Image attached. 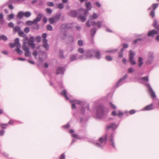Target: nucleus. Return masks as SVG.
Here are the masks:
<instances>
[{
	"mask_svg": "<svg viewBox=\"0 0 159 159\" xmlns=\"http://www.w3.org/2000/svg\"><path fill=\"white\" fill-rule=\"evenodd\" d=\"M107 136L108 135L106 134L105 136L100 138L99 139V141L100 143H96L95 144L96 146L99 148H102L103 146L106 143V141L107 139Z\"/></svg>",
	"mask_w": 159,
	"mask_h": 159,
	"instance_id": "39448f33",
	"label": "nucleus"
},
{
	"mask_svg": "<svg viewBox=\"0 0 159 159\" xmlns=\"http://www.w3.org/2000/svg\"><path fill=\"white\" fill-rule=\"evenodd\" d=\"M118 50L117 49H114V50H108L106 51V52H111L112 53H114L116 52Z\"/></svg>",
	"mask_w": 159,
	"mask_h": 159,
	"instance_id": "ea45409f",
	"label": "nucleus"
},
{
	"mask_svg": "<svg viewBox=\"0 0 159 159\" xmlns=\"http://www.w3.org/2000/svg\"><path fill=\"white\" fill-rule=\"evenodd\" d=\"M70 102L71 103H74L75 104H78L81 105H84L85 104L84 102L78 100H70Z\"/></svg>",
	"mask_w": 159,
	"mask_h": 159,
	"instance_id": "2eb2a0df",
	"label": "nucleus"
},
{
	"mask_svg": "<svg viewBox=\"0 0 159 159\" xmlns=\"http://www.w3.org/2000/svg\"><path fill=\"white\" fill-rule=\"evenodd\" d=\"M98 17V14L94 13L93 16H90L89 17V20H88L86 23V25L88 27H90V25L89 24V20L93 19H95L97 18Z\"/></svg>",
	"mask_w": 159,
	"mask_h": 159,
	"instance_id": "1a4fd4ad",
	"label": "nucleus"
},
{
	"mask_svg": "<svg viewBox=\"0 0 159 159\" xmlns=\"http://www.w3.org/2000/svg\"><path fill=\"white\" fill-rule=\"evenodd\" d=\"M7 124H0V127L2 129H5L7 126Z\"/></svg>",
	"mask_w": 159,
	"mask_h": 159,
	"instance_id": "a18cd8bd",
	"label": "nucleus"
},
{
	"mask_svg": "<svg viewBox=\"0 0 159 159\" xmlns=\"http://www.w3.org/2000/svg\"><path fill=\"white\" fill-rule=\"evenodd\" d=\"M47 5L50 7H52L54 6L53 3L51 2H48L47 3Z\"/></svg>",
	"mask_w": 159,
	"mask_h": 159,
	"instance_id": "bf43d9fd",
	"label": "nucleus"
},
{
	"mask_svg": "<svg viewBox=\"0 0 159 159\" xmlns=\"http://www.w3.org/2000/svg\"><path fill=\"white\" fill-rule=\"evenodd\" d=\"M106 58L107 60L108 61H110L112 60V58L111 57L109 56H106Z\"/></svg>",
	"mask_w": 159,
	"mask_h": 159,
	"instance_id": "864d4df0",
	"label": "nucleus"
},
{
	"mask_svg": "<svg viewBox=\"0 0 159 159\" xmlns=\"http://www.w3.org/2000/svg\"><path fill=\"white\" fill-rule=\"evenodd\" d=\"M1 39L6 41L7 40V37L4 35L1 36Z\"/></svg>",
	"mask_w": 159,
	"mask_h": 159,
	"instance_id": "8fccbe9b",
	"label": "nucleus"
},
{
	"mask_svg": "<svg viewBox=\"0 0 159 159\" xmlns=\"http://www.w3.org/2000/svg\"><path fill=\"white\" fill-rule=\"evenodd\" d=\"M94 57L98 59H100L101 58V55L100 52L97 50L94 49Z\"/></svg>",
	"mask_w": 159,
	"mask_h": 159,
	"instance_id": "6ab92c4d",
	"label": "nucleus"
},
{
	"mask_svg": "<svg viewBox=\"0 0 159 159\" xmlns=\"http://www.w3.org/2000/svg\"><path fill=\"white\" fill-rule=\"evenodd\" d=\"M153 109V108L152 107V104H151L149 105H148L146 107H145L144 108L143 110H152Z\"/></svg>",
	"mask_w": 159,
	"mask_h": 159,
	"instance_id": "393cba45",
	"label": "nucleus"
},
{
	"mask_svg": "<svg viewBox=\"0 0 159 159\" xmlns=\"http://www.w3.org/2000/svg\"><path fill=\"white\" fill-rule=\"evenodd\" d=\"M117 127V125L115 123H112L111 125L107 126V128L109 129L110 128L112 129H115Z\"/></svg>",
	"mask_w": 159,
	"mask_h": 159,
	"instance_id": "5701e85b",
	"label": "nucleus"
},
{
	"mask_svg": "<svg viewBox=\"0 0 159 159\" xmlns=\"http://www.w3.org/2000/svg\"><path fill=\"white\" fill-rule=\"evenodd\" d=\"M60 159H65V155L64 153L61 155Z\"/></svg>",
	"mask_w": 159,
	"mask_h": 159,
	"instance_id": "69168bd1",
	"label": "nucleus"
},
{
	"mask_svg": "<svg viewBox=\"0 0 159 159\" xmlns=\"http://www.w3.org/2000/svg\"><path fill=\"white\" fill-rule=\"evenodd\" d=\"M42 16V15L41 14H39L36 18L33 20L34 24H36L39 21L41 20Z\"/></svg>",
	"mask_w": 159,
	"mask_h": 159,
	"instance_id": "dca6fc26",
	"label": "nucleus"
},
{
	"mask_svg": "<svg viewBox=\"0 0 159 159\" xmlns=\"http://www.w3.org/2000/svg\"><path fill=\"white\" fill-rule=\"evenodd\" d=\"M32 54L35 57V58H36V56L38 55V53L37 51H34L33 52Z\"/></svg>",
	"mask_w": 159,
	"mask_h": 159,
	"instance_id": "680f3d73",
	"label": "nucleus"
},
{
	"mask_svg": "<svg viewBox=\"0 0 159 159\" xmlns=\"http://www.w3.org/2000/svg\"><path fill=\"white\" fill-rule=\"evenodd\" d=\"M36 41L38 43L40 42L41 41V38L39 36H37L35 38Z\"/></svg>",
	"mask_w": 159,
	"mask_h": 159,
	"instance_id": "49530a36",
	"label": "nucleus"
},
{
	"mask_svg": "<svg viewBox=\"0 0 159 159\" xmlns=\"http://www.w3.org/2000/svg\"><path fill=\"white\" fill-rule=\"evenodd\" d=\"M14 31L15 32L18 31L20 30V28L18 26H16L13 28Z\"/></svg>",
	"mask_w": 159,
	"mask_h": 159,
	"instance_id": "de8ad7c7",
	"label": "nucleus"
},
{
	"mask_svg": "<svg viewBox=\"0 0 159 159\" xmlns=\"http://www.w3.org/2000/svg\"><path fill=\"white\" fill-rule=\"evenodd\" d=\"M68 39L70 41V42H72L74 41V38L72 36H70L68 38Z\"/></svg>",
	"mask_w": 159,
	"mask_h": 159,
	"instance_id": "0e129e2a",
	"label": "nucleus"
},
{
	"mask_svg": "<svg viewBox=\"0 0 159 159\" xmlns=\"http://www.w3.org/2000/svg\"><path fill=\"white\" fill-rule=\"evenodd\" d=\"M96 5L98 7H101V4L98 2H96L95 3Z\"/></svg>",
	"mask_w": 159,
	"mask_h": 159,
	"instance_id": "774afa93",
	"label": "nucleus"
},
{
	"mask_svg": "<svg viewBox=\"0 0 159 159\" xmlns=\"http://www.w3.org/2000/svg\"><path fill=\"white\" fill-rule=\"evenodd\" d=\"M127 77L128 75L127 74H125L123 78L120 79L118 81L116 85V87H117L121 85L123 83H124V80H125L126 78Z\"/></svg>",
	"mask_w": 159,
	"mask_h": 159,
	"instance_id": "ddd939ff",
	"label": "nucleus"
},
{
	"mask_svg": "<svg viewBox=\"0 0 159 159\" xmlns=\"http://www.w3.org/2000/svg\"><path fill=\"white\" fill-rule=\"evenodd\" d=\"M47 36V34L46 33H44L42 35V38L43 39L42 42H48V40L46 39V37Z\"/></svg>",
	"mask_w": 159,
	"mask_h": 159,
	"instance_id": "bb28decb",
	"label": "nucleus"
},
{
	"mask_svg": "<svg viewBox=\"0 0 159 159\" xmlns=\"http://www.w3.org/2000/svg\"><path fill=\"white\" fill-rule=\"evenodd\" d=\"M34 38L33 36H31L30 38V39L28 41L29 42H34Z\"/></svg>",
	"mask_w": 159,
	"mask_h": 159,
	"instance_id": "6e6d98bb",
	"label": "nucleus"
},
{
	"mask_svg": "<svg viewBox=\"0 0 159 159\" xmlns=\"http://www.w3.org/2000/svg\"><path fill=\"white\" fill-rule=\"evenodd\" d=\"M14 18V15L13 14H10L7 16V19L9 20H11V19Z\"/></svg>",
	"mask_w": 159,
	"mask_h": 159,
	"instance_id": "79ce46f5",
	"label": "nucleus"
},
{
	"mask_svg": "<svg viewBox=\"0 0 159 159\" xmlns=\"http://www.w3.org/2000/svg\"><path fill=\"white\" fill-rule=\"evenodd\" d=\"M65 70V69L64 68L61 67L58 68L57 69L56 72L57 74H62L64 73Z\"/></svg>",
	"mask_w": 159,
	"mask_h": 159,
	"instance_id": "aec40b11",
	"label": "nucleus"
},
{
	"mask_svg": "<svg viewBox=\"0 0 159 159\" xmlns=\"http://www.w3.org/2000/svg\"><path fill=\"white\" fill-rule=\"evenodd\" d=\"M158 4L157 3L153 4L152 6L153 10L152 11H151L150 15V16L152 17H153L155 16V12L154 11L155 10L156 8L158 7Z\"/></svg>",
	"mask_w": 159,
	"mask_h": 159,
	"instance_id": "4468645a",
	"label": "nucleus"
},
{
	"mask_svg": "<svg viewBox=\"0 0 159 159\" xmlns=\"http://www.w3.org/2000/svg\"><path fill=\"white\" fill-rule=\"evenodd\" d=\"M94 49H91L86 51L85 52L84 55H81L80 56L78 57V58L81 59H90L94 57Z\"/></svg>",
	"mask_w": 159,
	"mask_h": 159,
	"instance_id": "f03ea898",
	"label": "nucleus"
},
{
	"mask_svg": "<svg viewBox=\"0 0 159 159\" xmlns=\"http://www.w3.org/2000/svg\"><path fill=\"white\" fill-rule=\"evenodd\" d=\"M105 115V113L103 111V108L102 106L99 107L97 110V117L98 118H102Z\"/></svg>",
	"mask_w": 159,
	"mask_h": 159,
	"instance_id": "423d86ee",
	"label": "nucleus"
},
{
	"mask_svg": "<svg viewBox=\"0 0 159 159\" xmlns=\"http://www.w3.org/2000/svg\"><path fill=\"white\" fill-rule=\"evenodd\" d=\"M135 112V111L134 110H130L129 113L130 114H134Z\"/></svg>",
	"mask_w": 159,
	"mask_h": 159,
	"instance_id": "338daca9",
	"label": "nucleus"
},
{
	"mask_svg": "<svg viewBox=\"0 0 159 159\" xmlns=\"http://www.w3.org/2000/svg\"><path fill=\"white\" fill-rule=\"evenodd\" d=\"M10 46L11 48H13L15 46L17 47L19 46V47H21V45L19 43V40L18 38H17L14 40V43H10Z\"/></svg>",
	"mask_w": 159,
	"mask_h": 159,
	"instance_id": "f8f14e48",
	"label": "nucleus"
},
{
	"mask_svg": "<svg viewBox=\"0 0 159 159\" xmlns=\"http://www.w3.org/2000/svg\"><path fill=\"white\" fill-rule=\"evenodd\" d=\"M24 16L26 17H29L31 15V13L29 11L26 12L25 13L24 12Z\"/></svg>",
	"mask_w": 159,
	"mask_h": 159,
	"instance_id": "f704fd0d",
	"label": "nucleus"
},
{
	"mask_svg": "<svg viewBox=\"0 0 159 159\" xmlns=\"http://www.w3.org/2000/svg\"><path fill=\"white\" fill-rule=\"evenodd\" d=\"M129 61L132 65H134L136 64L135 61L134 60L133 58L135 55V53L132 50H130L129 51Z\"/></svg>",
	"mask_w": 159,
	"mask_h": 159,
	"instance_id": "9d476101",
	"label": "nucleus"
},
{
	"mask_svg": "<svg viewBox=\"0 0 159 159\" xmlns=\"http://www.w3.org/2000/svg\"><path fill=\"white\" fill-rule=\"evenodd\" d=\"M27 25H31L34 24L33 21L28 20L26 22Z\"/></svg>",
	"mask_w": 159,
	"mask_h": 159,
	"instance_id": "3c124183",
	"label": "nucleus"
},
{
	"mask_svg": "<svg viewBox=\"0 0 159 159\" xmlns=\"http://www.w3.org/2000/svg\"><path fill=\"white\" fill-rule=\"evenodd\" d=\"M17 48L15 49V50L17 52V53L19 54H22L23 53V52L20 49V47H19V46L17 47Z\"/></svg>",
	"mask_w": 159,
	"mask_h": 159,
	"instance_id": "c756f323",
	"label": "nucleus"
},
{
	"mask_svg": "<svg viewBox=\"0 0 159 159\" xmlns=\"http://www.w3.org/2000/svg\"><path fill=\"white\" fill-rule=\"evenodd\" d=\"M47 30L49 31H52L53 28L52 26L50 25H48L47 26Z\"/></svg>",
	"mask_w": 159,
	"mask_h": 159,
	"instance_id": "09e8293b",
	"label": "nucleus"
},
{
	"mask_svg": "<svg viewBox=\"0 0 159 159\" xmlns=\"http://www.w3.org/2000/svg\"><path fill=\"white\" fill-rule=\"evenodd\" d=\"M43 43V47L45 48L46 50H48L49 48V45L47 43V42Z\"/></svg>",
	"mask_w": 159,
	"mask_h": 159,
	"instance_id": "c85d7f7f",
	"label": "nucleus"
},
{
	"mask_svg": "<svg viewBox=\"0 0 159 159\" xmlns=\"http://www.w3.org/2000/svg\"><path fill=\"white\" fill-rule=\"evenodd\" d=\"M85 6L87 9H84L83 8L80 9L79 11V14H81L82 13H84L85 16H86L88 14V11L90 10L92 8L91 3L90 2H86Z\"/></svg>",
	"mask_w": 159,
	"mask_h": 159,
	"instance_id": "20e7f679",
	"label": "nucleus"
},
{
	"mask_svg": "<svg viewBox=\"0 0 159 159\" xmlns=\"http://www.w3.org/2000/svg\"><path fill=\"white\" fill-rule=\"evenodd\" d=\"M67 23L62 24L60 26V37L62 39H65L66 35V32L65 30L67 29Z\"/></svg>",
	"mask_w": 159,
	"mask_h": 159,
	"instance_id": "7ed1b4c3",
	"label": "nucleus"
},
{
	"mask_svg": "<svg viewBox=\"0 0 159 159\" xmlns=\"http://www.w3.org/2000/svg\"><path fill=\"white\" fill-rule=\"evenodd\" d=\"M153 26L157 29H159V25L157 24V22L156 20L154 21Z\"/></svg>",
	"mask_w": 159,
	"mask_h": 159,
	"instance_id": "e433bc0d",
	"label": "nucleus"
},
{
	"mask_svg": "<svg viewBox=\"0 0 159 159\" xmlns=\"http://www.w3.org/2000/svg\"><path fill=\"white\" fill-rule=\"evenodd\" d=\"M78 44L80 46H82L83 44V41L81 40H79L78 41Z\"/></svg>",
	"mask_w": 159,
	"mask_h": 159,
	"instance_id": "052dcab7",
	"label": "nucleus"
},
{
	"mask_svg": "<svg viewBox=\"0 0 159 159\" xmlns=\"http://www.w3.org/2000/svg\"><path fill=\"white\" fill-rule=\"evenodd\" d=\"M96 30L95 28H94L93 29L91 30V35L92 36H93L96 33Z\"/></svg>",
	"mask_w": 159,
	"mask_h": 159,
	"instance_id": "a19ab883",
	"label": "nucleus"
},
{
	"mask_svg": "<svg viewBox=\"0 0 159 159\" xmlns=\"http://www.w3.org/2000/svg\"><path fill=\"white\" fill-rule=\"evenodd\" d=\"M78 51L79 52L82 53L84 52V50L83 48H80L78 49Z\"/></svg>",
	"mask_w": 159,
	"mask_h": 159,
	"instance_id": "4d7b16f0",
	"label": "nucleus"
},
{
	"mask_svg": "<svg viewBox=\"0 0 159 159\" xmlns=\"http://www.w3.org/2000/svg\"><path fill=\"white\" fill-rule=\"evenodd\" d=\"M96 25L98 28L100 27L102 25V22L101 21H98L96 22Z\"/></svg>",
	"mask_w": 159,
	"mask_h": 159,
	"instance_id": "c03bdc74",
	"label": "nucleus"
},
{
	"mask_svg": "<svg viewBox=\"0 0 159 159\" xmlns=\"http://www.w3.org/2000/svg\"><path fill=\"white\" fill-rule=\"evenodd\" d=\"M46 11L49 14H51L52 12V10L49 8H48L46 9Z\"/></svg>",
	"mask_w": 159,
	"mask_h": 159,
	"instance_id": "5fc2aeb1",
	"label": "nucleus"
},
{
	"mask_svg": "<svg viewBox=\"0 0 159 159\" xmlns=\"http://www.w3.org/2000/svg\"><path fill=\"white\" fill-rule=\"evenodd\" d=\"M24 31L25 32V33H28L30 31V29H29V28L26 27L25 28Z\"/></svg>",
	"mask_w": 159,
	"mask_h": 159,
	"instance_id": "e2e57ef3",
	"label": "nucleus"
},
{
	"mask_svg": "<svg viewBox=\"0 0 159 159\" xmlns=\"http://www.w3.org/2000/svg\"><path fill=\"white\" fill-rule=\"evenodd\" d=\"M18 34L19 36L22 37H25V34L22 31L20 30L18 32Z\"/></svg>",
	"mask_w": 159,
	"mask_h": 159,
	"instance_id": "473e14b6",
	"label": "nucleus"
},
{
	"mask_svg": "<svg viewBox=\"0 0 159 159\" xmlns=\"http://www.w3.org/2000/svg\"><path fill=\"white\" fill-rule=\"evenodd\" d=\"M28 45L30 46L32 48H34L35 47V44L34 42H28Z\"/></svg>",
	"mask_w": 159,
	"mask_h": 159,
	"instance_id": "7c9ffc66",
	"label": "nucleus"
},
{
	"mask_svg": "<svg viewBox=\"0 0 159 159\" xmlns=\"http://www.w3.org/2000/svg\"><path fill=\"white\" fill-rule=\"evenodd\" d=\"M23 50L25 52V56L26 57H29L31 55L30 52L29 51V48L27 46H23Z\"/></svg>",
	"mask_w": 159,
	"mask_h": 159,
	"instance_id": "9b49d317",
	"label": "nucleus"
},
{
	"mask_svg": "<svg viewBox=\"0 0 159 159\" xmlns=\"http://www.w3.org/2000/svg\"><path fill=\"white\" fill-rule=\"evenodd\" d=\"M113 137V134H110L108 136V139L109 140L110 144H111L113 147H115L114 143L113 141L112 138Z\"/></svg>",
	"mask_w": 159,
	"mask_h": 159,
	"instance_id": "a211bd4d",
	"label": "nucleus"
},
{
	"mask_svg": "<svg viewBox=\"0 0 159 159\" xmlns=\"http://www.w3.org/2000/svg\"><path fill=\"white\" fill-rule=\"evenodd\" d=\"M143 59L141 57H139V66L141 67L143 65V63L142 62Z\"/></svg>",
	"mask_w": 159,
	"mask_h": 159,
	"instance_id": "72a5a7b5",
	"label": "nucleus"
},
{
	"mask_svg": "<svg viewBox=\"0 0 159 159\" xmlns=\"http://www.w3.org/2000/svg\"><path fill=\"white\" fill-rule=\"evenodd\" d=\"M157 34L158 32L156 30H152L149 32L148 34V36H154L155 34Z\"/></svg>",
	"mask_w": 159,
	"mask_h": 159,
	"instance_id": "412c9836",
	"label": "nucleus"
},
{
	"mask_svg": "<svg viewBox=\"0 0 159 159\" xmlns=\"http://www.w3.org/2000/svg\"><path fill=\"white\" fill-rule=\"evenodd\" d=\"M8 26L12 28L14 27V25L13 23L12 22H10L8 24Z\"/></svg>",
	"mask_w": 159,
	"mask_h": 159,
	"instance_id": "13d9d810",
	"label": "nucleus"
},
{
	"mask_svg": "<svg viewBox=\"0 0 159 159\" xmlns=\"http://www.w3.org/2000/svg\"><path fill=\"white\" fill-rule=\"evenodd\" d=\"M77 59V56L74 55L70 56V59L71 61H74Z\"/></svg>",
	"mask_w": 159,
	"mask_h": 159,
	"instance_id": "c9c22d12",
	"label": "nucleus"
},
{
	"mask_svg": "<svg viewBox=\"0 0 159 159\" xmlns=\"http://www.w3.org/2000/svg\"><path fill=\"white\" fill-rule=\"evenodd\" d=\"M79 19L82 22H84L86 20V17L85 16H82L81 15H80L79 16Z\"/></svg>",
	"mask_w": 159,
	"mask_h": 159,
	"instance_id": "2f4dec72",
	"label": "nucleus"
},
{
	"mask_svg": "<svg viewBox=\"0 0 159 159\" xmlns=\"http://www.w3.org/2000/svg\"><path fill=\"white\" fill-rule=\"evenodd\" d=\"M77 15V11L75 10L72 11L70 13V15L73 17H75Z\"/></svg>",
	"mask_w": 159,
	"mask_h": 159,
	"instance_id": "4be33fe9",
	"label": "nucleus"
},
{
	"mask_svg": "<svg viewBox=\"0 0 159 159\" xmlns=\"http://www.w3.org/2000/svg\"><path fill=\"white\" fill-rule=\"evenodd\" d=\"M124 49L123 48H122L121 49L120 52H119V57H123V52L124 51Z\"/></svg>",
	"mask_w": 159,
	"mask_h": 159,
	"instance_id": "37998d69",
	"label": "nucleus"
},
{
	"mask_svg": "<svg viewBox=\"0 0 159 159\" xmlns=\"http://www.w3.org/2000/svg\"><path fill=\"white\" fill-rule=\"evenodd\" d=\"M140 79L144 81V84L148 88V91L151 95L152 97L155 98L156 97V95L153 91L152 89L150 86V84L148 83H145L146 82H148L149 81L148 77V76L141 77Z\"/></svg>",
	"mask_w": 159,
	"mask_h": 159,
	"instance_id": "f257e3e1",
	"label": "nucleus"
},
{
	"mask_svg": "<svg viewBox=\"0 0 159 159\" xmlns=\"http://www.w3.org/2000/svg\"><path fill=\"white\" fill-rule=\"evenodd\" d=\"M74 23H67V29L71 28L73 27L74 26Z\"/></svg>",
	"mask_w": 159,
	"mask_h": 159,
	"instance_id": "58836bf2",
	"label": "nucleus"
},
{
	"mask_svg": "<svg viewBox=\"0 0 159 159\" xmlns=\"http://www.w3.org/2000/svg\"><path fill=\"white\" fill-rule=\"evenodd\" d=\"M24 38L23 39V46H26V44L27 42L28 41V38L27 36H25L24 37Z\"/></svg>",
	"mask_w": 159,
	"mask_h": 159,
	"instance_id": "cd10ccee",
	"label": "nucleus"
},
{
	"mask_svg": "<svg viewBox=\"0 0 159 159\" xmlns=\"http://www.w3.org/2000/svg\"><path fill=\"white\" fill-rule=\"evenodd\" d=\"M42 16V15L41 14H39L36 18L33 20L34 24H36L39 21L41 20Z\"/></svg>",
	"mask_w": 159,
	"mask_h": 159,
	"instance_id": "f3484780",
	"label": "nucleus"
},
{
	"mask_svg": "<svg viewBox=\"0 0 159 159\" xmlns=\"http://www.w3.org/2000/svg\"><path fill=\"white\" fill-rule=\"evenodd\" d=\"M64 5L63 4L60 3L58 5L57 7L59 9H62L64 7Z\"/></svg>",
	"mask_w": 159,
	"mask_h": 159,
	"instance_id": "603ef678",
	"label": "nucleus"
},
{
	"mask_svg": "<svg viewBox=\"0 0 159 159\" xmlns=\"http://www.w3.org/2000/svg\"><path fill=\"white\" fill-rule=\"evenodd\" d=\"M154 60L153 54L152 52H149L148 54V58L146 61V63L148 64L152 63Z\"/></svg>",
	"mask_w": 159,
	"mask_h": 159,
	"instance_id": "6e6552de",
	"label": "nucleus"
},
{
	"mask_svg": "<svg viewBox=\"0 0 159 159\" xmlns=\"http://www.w3.org/2000/svg\"><path fill=\"white\" fill-rule=\"evenodd\" d=\"M61 94L64 96L66 99L67 100H68L69 99V98L68 97L67 94H66V90L65 89L63 90L61 92Z\"/></svg>",
	"mask_w": 159,
	"mask_h": 159,
	"instance_id": "a878e982",
	"label": "nucleus"
},
{
	"mask_svg": "<svg viewBox=\"0 0 159 159\" xmlns=\"http://www.w3.org/2000/svg\"><path fill=\"white\" fill-rule=\"evenodd\" d=\"M60 16L61 14H57L54 17L50 18L48 20V21L50 23L52 24L58 21L60 19Z\"/></svg>",
	"mask_w": 159,
	"mask_h": 159,
	"instance_id": "0eeeda50",
	"label": "nucleus"
},
{
	"mask_svg": "<svg viewBox=\"0 0 159 159\" xmlns=\"http://www.w3.org/2000/svg\"><path fill=\"white\" fill-rule=\"evenodd\" d=\"M59 57L61 58H64V56L63 54V51L61 50H59Z\"/></svg>",
	"mask_w": 159,
	"mask_h": 159,
	"instance_id": "4c0bfd02",
	"label": "nucleus"
},
{
	"mask_svg": "<svg viewBox=\"0 0 159 159\" xmlns=\"http://www.w3.org/2000/svg\"><path fill=\"white\" fill-rule=\"evenodd\" d=\"M24 16V12L22 11H19L17 14V17L19 19H21Z\"/></svg>",
	"mask_w": 159,
	"mask_h": 159,
	"instance_id": "b1692460",
	"label": "nucleus"
}]
</instances>
